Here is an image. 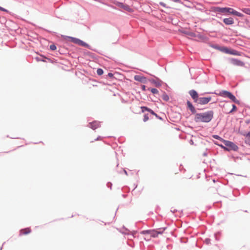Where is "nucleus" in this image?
<instances>
[{
	"instance_id": "obj_1",
	"label": "nucleus",
	"mask_w": 250,
	"mask_h": 250,
	"mask_svg": "<svg viewBox=\"0 0 250 250\" xmlns=\"http://www.w3.org/2000/svg\"><path fill=\"white\" fill-rule=\"evenodd\" d=\"M187 109L189 110L192 114L195 115L194 120L196 123H209L213 118V110H208L205 112L197 113V109L191 102L187 100L186 102Z\"/></svg>"
},
{
	"instance_id": "obj_2",
	"label": "nucleus",
	"mask_w": 250,
	"mask_h": 250,
	"mask_svg": "<svg viewBox=\"0 0 250 250\" xmlns=\"http://www.w3.org/2000/svg\"><path fill=\"white\" fill-rule=\"evenodd\" d=\"M61 37L63 40L66 41L67 42H73V43H74L76 44L79 45L81 46H83V47L87 48L90 50H92L94 52H97L98 54H101L102 55H104L105 57H106V58L114 61V60L113 59H112V58H110L109 57L106 56L103 54L102 53L98 51L96 49L93 48L89 44H88L86 42H84L83 41L79 38L69 36L63 35H61Z\"/></svg>"
},
{
	"instance_id": "obj_3",
	"label": "nucleus",
	"mask_w": 250,
	"mask_h": 250,
	"mask_svg": "<svg viewBox=\"0 0 250 250\" xmlns=\"http://www.w3.org/2000/svg\"><path fill=\"white\" fill-rule=\"evenodd\" d=\"M188 93L197 105L199 104L205 105L208 104L211 100V97H200L198 92L195 89H191L188 91Z\"/></svg>"
},
{
	"instance_id": "obj_4",
	"label": "nucleus",
	"mask_w": 250,
	"mask_h": 250,
	"mask_svg": "<svg viewBox=\"0 0 250 250\" xmlns=\"http://www.w3.org/2000/svg\"><path fill=\"white\" fill-rule=\"evenodd\" d=\"M235 9L229 7L211 6L209 11L213 13L222 14L226 16H233Z\"/></svg>"
},
{
	"instance_id": "obj_5",
	"label": "nucleus",
	"mask_w": 250,
	"mask_h": 250,
	"mask_svg": "<svg viewBox=\"0 0 250 250\" xmlns=\"http://www.w3.org/2000/svg\"><path fill=\"white\" fill-rule=\"evenodd\" d=\"M226 146L225 151L230 152L231 151H237L239 149L238 146L233 142L228 140L225 144Z\"/></svg>"
},
{
	"instance_id": "obj_6",
	"label": "nucleus",
	"mask_w": 250,
	"mask_h": 250,
	"mask_svg": "<svg viewBox=\"0 0 250 250\" xmlns=\"http://www.w3.org/2000/svg\"><path fill=\"white\" fill-rule=\"evenodd\" d=\"M150 75L152 76L154 78H155V79L150 78V79H148V81L150 83L154 84L156 87H160L161 86H162V85L163 83V81L162 80H161L159 78H158V77H157L155 75H153L152 74H150Z\"/></svg>"
},
{
	"instance_id": "obj_7",
	"label": "nucleus",
	"mask_w": 250,
	"mask_h": 250,
	"mask_svg": "<svg viewBox=\"0 0 250 250\" xmlns=\"http://www.w3.org/2000/svg\"><path fill=\"white\" fill-rule=\"evenodd\" d=\"M231 93V92L229 91H228L226 90H222L220 91L219 93H216L215 92H206L205 93L201 94V95H204L205 94H216V95H218L221 97L229 98Z\"/></svg>"
},
{
	"instance_id": "obj_8",
	"label": "nucleus",
	"mask_w": 250,
	"mask_h": 250,
	"mask_svg": "<svg viewBox=\"0 0 250 250\" xmlns=\"http://www.w3.org/2000/svg\"><path fill=\"white\" fill-rule=\"evenodd\" d=\"M88 126L93 130H95L101 127V122L97 120H94L88 123Z\"/></svg>"
},
{
	"instance_id": "obj_9",
	"label": "nucleus",
	"mask_w": 250,
	"mask_h": 250,
	"mask_svg": "<svg viewBox=\"0 0 250 250\" xmlns=\"http://www.w3.org/2000/svg\"><path fill=\"white\" fill-rule=\"evenodd\" d=\"M134 80L143 83H146L148 81V79H147L146 77L145 76H141L138 75L134 76Z\"/></svg>"
},
{
	"instance_id": "obj_10",
	"label": "nucleus",
	"mask_w": 250,
	"mask_h": 250,
	"mask_svg": "<svg viewBox=\"0 0 250 250\" xmlns=\"http://www.w3.org/2000/svg\"><path fill=\"white\" fill-rule=\"evenodd\" d=\"M231 64L237 66H244L245 62L239 59L232 58Z\"/></svg>"
},
{
	"instance_id": "obj_11",
	"label": "nucleus",
	"mask_w": 250,
	"mask_h": 250,
	"mask_svg": "<svg viewBox=\"0 0 250 250\" xmlns=\"http://www.w3.org/2000/svg\"><path fill=\"white\" fill-rule=\"evenodd\" d=\"M223 21L226 25H231L234 23V19L232 17L226 18L223 19Z\"/></svg>"
},
{
	"instance_id": "obj_12",
	"label": "nucleus",
	"mask_w": 250,
	"mask_h": 250,
	"mask_svg": "<svg viewBox=\"0 0 250 250\" xmlns=\"http://www.w3.org/2000/svg\"><path fill=\"white\" fill-rule=\"evenodd\" d=\"M210 46L223 53L226 46L220 45L217 43H214L210 44Z\"/></svg>"
},
{
	"instance_id": "obj_13",
	"label": "nucleus",
	"mask_w": 250,
	"mask_h": 250,
	"mask_svg": "<svg viewBox=\"0 0 250 250\" xmlns=\"http://www.w3.org/2000/svg\"><path fill=\"white\" fill-rule=\"evenodd\" d=\"M83 54L85 56H88L94 60H98L99 58H101L100 57L98 56L95 53L88 51L84 52Z\"/></svg>"
},
{
	"instance_id": "obj_14",
	"label": "nucleus",
	"mask_w": 250,
	"mask_h": 250,
	"mask_svg": "<svg viewBox=\"0 0 250 250\" xmlns=\"http://www.w3.org/2000/svg\"><path fill=\"white\" fill-rule=\"evenodd\" d=\"M197 36V37L198 39L203 41L204 42H207L209 40V38L208 36L202 34L200 32H198Z\"/></svg>"
},
{
	"instance_id": "obj_15",
	"label": "nucleus",
	"mask_w": 250,
	"mask_h": 250,
	"mask_svg": "<svg viewBox=\"0 0 250 250\" xmlns=\"http://www.w3.org/2000/svg\"><path fill=\"white\" fill-rule=\"evenodd\" d=\"M31 232V229L30 228H26L24 229H22L20 230V234L19 235L20 236L23 235H27L29 234Z\"/></svg>"
},
{
	"instance_id": "obj_16",
	"label": "nucleus",
	"mask_w": 250,
	"mask_h": 250,
	"mask_svg": "<svg viewBox=\"0 0 250 250\" xmlns=\"http://www.w3.org/2000/svg\"><path fill=\"white\" fill-rule=\"evenodd\" d=\"M159 234H162L161 231H159V230L156 229H152V231L150 233V237L153 238H156Z\"/></svg>"
},
{
	"instance_id": "obj_17",
	"label": "nucleus",
	"mask_w": 250,
	"mask_h": 250,
	"mask_svg": "<svg viewBox=\"0 0 250 250\" xmlns=\"http://www.w3.org/2000/svg\"><path fill=\"white\" fill-rule=\"evenodd\" d=\"M47 57L45 56V55H44L43 54H40V56L36 57L35 58V59L37 62H47Z\"/></svg>"
},
{
	"instance_id": "obj_18",
	"label": "nucleus",
	"mask_w": 250,
	"mask_h": 250,
	"mask_svg": "<svg viewBox=\"0 0 250 250\" xmlns=\"http://www.w3.org/2000/svg\"><path fill=\"white\" fill-rule=\"evenodd\" d=\"M147 90L151 92L156 98H157V95H160L159 90L156 88L148 87Z\"/></svg>"
},
{
	"instance_id": "obj_19",
	"label": "nucleus",
	"mask_w": 250,
	"mask_h": 250,
	"mask_svg": "<svg viewBox=\"0 0 250 250\" xmlns=\"http://www.w3.org/2000/svg\"><path fill=\"white\" fill-rule=\"evenodd\" d=\"M118 74L117 72H115L114 74H113L111 72H108L107 74L104 75L103 77L106 79H110V80L115 79L116 78L114 77V74Z\"/></svg>"
},
{
	"instance_id": "obj_20",
	"label": "nucleus",
	"mask_w": 250,
	"mask_h": 250,
	"mask_svg": "<svg viewBox=\"0 0 250 250\" xmlns=\"http://www.w3.org/2000/svg\"><path fill=\"white\" fill-rule=\"evenodd\" d=\"M162 93V98L165 102H168L169 100V95L166 92V91L161 90Z\"/></svg>"
},
{
	"instance_id": "obj_21",
	"label": "nucleus",
	"mask_w": 250,
	"mask_h": 250,
	"mask_svg": "<svg viewBox=\"0 0 250 250\" xmlns=\"http://www.w3.org/2000/svg\"><path fill=\"white\" fill-rule=\"evenodd\" d=\"M233 49H232L230 47L225 46L223 53L227 54H229V55H232Z\"/></svg>"
},
{
	"instance_id": "obj_22",
	"label": "nucleus",
	"mask_w": 250,
	"mask_h": 250,
	"mask_svg": "<svg viewBox=\"0 0 250 250\" xmlns=\"http://www.w3.org/2000/svg\"><path fill=\"white\" fill-rule=\"evenodd\" d=\"M237 110V107L234 104H232V108L231 110L228 112H225L226 114H231L234 112L236 111Z\"/></svg>"
},
{
	"instance_id": "obj_23",
	"label": "nucleus",
	"mask_w": 250,
	"mask_h": 250,
	"mask_svg": "<svg viewBox=\"0 0 250 250\" xmlns=\"http://www.w3.org/2000/svg\"><path fill=\"white\" fill-rule=\"evenodd\" d=\"M138 233L137 230H133L131 232L127 233L125 232H122V233L124 235H131L134 238L136 237V234Z\"/></svg>"
},
{
	"instance_id": "obj_24",
	"label": "nucleus",
	"mask_w": 250,
	"mask_h": 250,
	"mask_svg": "<svg viewBox=\"0 0 250 250\" xmlns=\"http://www.w3.org/2000/svg\"><path fill=\"white\" fill-rule=\"evenodd\" d=\"M0 11H3V12H5L7 13H9L10 14V15H12L13 16H16L17 17L18 19H19V18L16 15V14H14V13H12V12H11L10 11H9V10H8L7 9L1 7L0 6Z\"/></svg>"
},
{
	"instance_id": "obj_25",
	"label": "nucleus",
	"mask_w": 250,
	"mask_h": 250,
	"mask_svg": "<svg viewBox=\"0 0 250 250\" xmlns=\"http://www.w3.org/2000/svg\"><path fill=\"white\" fill-rule=\"evenodd\" d=\"M140 108L141 109L142 113H144L146 111H147V112H148L149 113H150V112L151 110V108H150L146 106H142L140 107Z\"/></svg>"
},
{
	"instance_id": "obj_26",
	"label": "nucleus",
	"mask_w": 250,
	"mask_h": 250,
	"mask_svg": "<svg viewBox=\"0 0 250 250\" xmlns=\"http://www.w3.org/2000/svg\"><path fill=\"white\" fill-rule=\"evenodd\" d=\"M114 4H115L116 6L122 8L123 7L124 3L122 2L119 1L118 0H114L113 2Z\"/></svg>"
},
{
	"instance_id": "obj_27",
	"label": "nucleus",
	"mask_w": 250,
	"mask_h": 250,
	"mask_svg": "<svg viewBox=\"0 0 250 250\" xmlns=\"http://www.w3.org/2000/svg\"><path fill=\"white\" fill-rule=\"evenodd\" d=\"M233 16L240 17L242 18V19H244L245 18V15L243 14L236 11L235 9Z\"/></svg>"
},
{
	"instance_id": "obj_28",
	"label": "nucleus",
	"mask_w": 250,
	"mask_h": 250,
	"mask_svg": "<svg viewBox=\"0 0 250 250\" xmlns=\"http://www.w3.org/2000/svg\"><path fill=\"white\" fill-rule=\"evenodd\" d=\"M123 9L129 12H132L133 11V9L130 8L128 5L125 3L124 4Z\"/></svg>"
},
{
	"instance_id": "obj_29",
	"label": "nucleus",
	"mask_w": 250,
	"mask_h": 250,
	"mask_svg": "<svg viewBox=\"0 0 250 250\" xmlns=\"http://www.w3.org/2000/svg\"><path fill=\"white\" fill-rule=\"evenodd\" d=\"M240 10L242 12L250 16V8H242Z\"/></svg>"
},
{
	"instance_id": "obj_30",
	"label": "nucleus",
	"mask_w": 250,
	"mask_h": 250,
	"mask_svg": "<svg viewBox=\"0 0 250 250\" xmlns=\"http://www.w3.org/2000/svg\"><path fill=\"white\" fill-rule=\"evenodd\" d=\"M242 20H244L243 22L250 27V18L246 17L242 19Z\"/></svg>"
},
{
	"instance_id": "obj_31",
	"label": "nucleus",
	"mask_w": 250,
	"mask_h": 250,
	"mask_svg": "<svg viewBox=\"0 0 250 250\" xmlns=\"http://www.w3.org/2000/svg\"><path fill=\"white\" fill-rule=\"evenodd\" d=\"M151 231H152V229L143 230L140 232V234L145 235H147V234L150 235V233L151 232Z\"/></svg>"
},
{
	"instance_id": "obj_32",
	"label": "nucleus",
	"mask_w": 250,
	"mask_h": 250,
	"mask_svg": "<svg viewBox=\"0 0 250 250\" xmlns=\"http://www.w3.org/2000/svg\"><path fill=\"white\" fill-rule=\"evenodd\" d=\"M221 235V231H218L215 232L214 234L215 239L216 241H219L220 237Z\"/></svg>"
},
{
	"instance_id": "obj_33",
	"label": "nucleus",
	"mask_w": 250,
	"mask_h": 250,
	"mask_svg": "<svg viewBox=\"0 0 250 250\" xmlns=\"http://www.w3.org/2000/svg\"><path fill=\"white\" fill-rule=\"evenodd\" d=\"M164 87L163 88L165 89L167 92H169L171 91V88L168 85V84L163 82Z\"/></svg>"
},
{
	"instance_id": "obj_34",
	"label": "nucleus",
	"mask_w": 250,
	"mask_h": 250,
	"mask_svg": "<svg viewBox=\"0 0 250 250\" xmlns=\"http://www.w3.org/2000/svg\"><path fill=\"white\" fill-rule=\"evenodd\" d=\"M242 54H243V53L242 52L237 51L234 49H233L232 55L241 56H242Z\"/></svg>"
},
{
	"instance_id": "obj_35",
	"label": "nucleus",
	"mask_w": 250,
	"mask_h": 250,
	"mask_svg": "<svg viewBox=\"0 0 250 250\" xmlns=\"http://www.w3.org/2000/svg\"><path fill=\"white\" fill-rule=\"evenodd\" d=\"M127 244L131 248H134L135 247L134 242L132 240L128 239L127 242Z\"/></svg>"
},
{
	"instance_id": "obj_36",
	"label": "nucleus",
	"mask_w": 250,
	"mask_h": 250,
	"mask_svg": "<svg viewBox=\"0 0 250 250\" xmlns=\"http://www.w3.org/2000/svg\"><path fill=\"white\" fill-rule=\"evenodd\" d=\"M96 73H97V74L98 75V76H102L104 74V70L101 68H98L97 69V71H96Z\"/></svg>"
},
{
	"instance_id": "obj_37",
	"label": "nucleus",
	"mask_w": 250,
	"mask_h": 250,
	"mask_svg": "<svg viewBox=\"0 0 250 250\" xmlns=\"http://www.w3.org/2000/svg\"><path fill=\"white\" fill-rule=\"evenodd\" d=\"M49 49L51 51H55L57 49L56 45L54 43H52V44L49 46Z\"/></svg>"
},
{
	"instance_id": "obj_38",
	"label": "nucleus",
	"mask_w": 250,
	"mask_h": 250,
	"mask_svg": "<svg viewBox=\"0 0 250 250\" xmlns=\"http://www.w3.org/2000/svg\"><path fill=\"white\" fill-rule=\"evenodd\" d=\"M42 29L43 30H44V31H46L48 33H52L53 35H55V36H56L57 37H59V35H58V33L56 32H54V31H50L48 29H44V28H42Z\"/></svg>"
},
{
	"instance_id": "obj_39",
	"label": "nucleus",
	"mask_w": 250,
	"mask_h": 250,
	"mask_svg": "<svg viewBox=\"0 0 250 250\" xmlns=\"http://www.w3.org/2000/svg\"><path fill=\"white\" fill-rule=\"evenodd\" d=\"M59 49L58 50V52H59V53L60 54H65V52H64L63 51V49H64V47L61 46V45H59Z\"/></svg>"
},
{
	"instance_id": "obj_40",
	"label": "nucleus",
	"mask_w": 250,
	"mask_h": 250,
	"mask_svg": "<svg viewBox=\"0 0 250 250\" xmlns=\"http://www.w3.org/2000/svg\"><path fill=\"white\" fill-rule=\"evenodd\" d=\"M47 60L48 62H49L50 63H57V60H56L54 58H52L51 59V58L47 57Z\"/></svg>"
},
{
	"instance_id": "obj_41",
	"label": "nucleus",
	"mask_w": 250,
	"mask_h": 250,
	"mask_svg": "<svg viewBox=\"0 0 250 250\" xmlns=\"http://www.w3.org/2000/svg\"><path fill=\"white\" fill-rule=\"evenodd\" d=\"M231 101L234 103L235 104H241V102L240 101L238 100V99H237L236 97H234V98Z\"/></svg>"
},
{
	"instance_id": "obj_42",
	"label": "nucleus",
	"mask_w": 250,
	"mask_h": 250,
	"mask_svg": "<svg viewBox=\"0 0 250 250\" xmlns=\"http://www.w3.org/2000/svg\"><path fill=\"white\" fill-rule=\"evenodd\" d=\"M149 120V116L148 113H145L144 115L143 121L146 122Z\"/></svg>"
},
{
	"instance_id": "obj_43",
	"label": "nucleus",
	"mask_w": 250,
	"mask_h": 250,
	"mask_svg": "<svg viewBox=\"0 0 250 250\" xmlns=\"http://www.w3.org/2000/svg\"><path fill=\"white\" fill-rule=\"evenodd\" d=\"M159 5L163 6V7L168 8V9H171V8L170 6H168L167 5V4L164 3V2L161 1L159 2Z\"/></svg>"
},
{
	"instance_id": "obj_44",
	"label": "nucleus",
	"mask_w": 250,
	"mask_h": 250,
	"mask_svg": "<svg viewBox=\"0 0 250 250\" xmlns=\"http://www.w3.org/2000/svg\"><path fill=\"white\" fill-rule=\"evenodd\" d=\"M246 138L245 140V143L250 146V137H245Z\"/></svg>"
},
{
	"instance_id": "obj_45",
	"label": "nucleus",
	"mask_w": 250,
	"mask_h": 250,
	"mask_svg": "<svg viewBox=\"0 0 250 250\" xmlns=\"http://www.w3.org/2000/svg\"><path fill=\"white\" fill-rule=\"evenodd\" d=\"M197 34L191 31H190L189 34H188V36H190L192 37H197Z\"/></svg>"
},
{
	"instance_id": "obj_46",
	"label": "nucleus",
	"mask_w": 250,
	"mask_h": 250,
	"mask_svg": "<svg viewBox=\"0 0 250 250\" xmlns=\"http://www.w3.org/2000/svg\"><path fill=\"white\" fill-rule=\"evenodd\" d=\"M167 229V227H162L160 228L157 229L159 230V231L162 232V234L164 233V231Z\"/></svg>"
},
{
	"instance_id": "obj_47",
	"label": "nucleus",
	"mask_w": 250,
	"mask_h": 250,
	"mask_svg": "<svg viewBox=\"0 0 250 250\" xmlns=\"http://www.w3.org/2000/svg\"><path fill=\"white\" fill-rule=\"evenodd\" d=\"M106 186L107 188H109L110 189H112V184L111 182H108L107 183H106Z\"/></svg>"
},
{
	"instance_id": "obj_48",
	"label": "nucleus",
	"mask_w": 250,
	"mask_h": 250,
	"mask_svg": "<svg viewBox=\"0 0 250 250\" xmlns=\"http://www.w3.org/2000/svg\"><path fill=\"white\" fill-rule=\"evenodd\" d=\"M141 87L142 91H146L147 90V88H146V86L145 85L142 84Z\"/></svg>"
},
{
	"instance_id": "obj_49",
	"label": "nucleus",
	"mask_w": 250,
	"mask_h": 250,
	"mask_svg": "<svg viewBox=\"0 0 250 250\" xmlns=\"http://www.w3.org/2000/svg\"><path fill=\"white\" fill-rule=\"evenodd\" d=\"M212 137L213 138H214V139H215L216 140H219V138H220V136H219L218 135H216V134L212 135Z\"/></svg>"
},
{
	"instance_id": "obj_50",
	"label": "nucleus",
	"mask_w": 250,
	"mask_h": 250,
	"mask_svg": "<svg viewBox=\"0 0 250 250\" xmlns=\"http://www.w3.org/2000/svg\"><path fill=\"white\" fill-rule=\"evenodd\" d=\"M180 32L186 35H188V34H189L190 32V31L187 30H181Z\"/></svg>"
},
{
	"instance_id": "obj_51",
	"label": "nucleus",
	"mask_w": 250,
	"mask_h": 250,
	"mask_svg": "<svg viewBox=\"0 0 250 250\" xmlns=\"http://www.w3.org/2000/svg\"><path fill=\"white\" fill-rule=\"evenodd\" d=\"M147 98L148 99V100L150 102H157L158 101H154L151 98V97L150 96V95H147Z\"/></svg>"
},
{
	"instance_id": "obj_52",
	"label": "nucleus",
	"mask_w": 250,
	"mask_h": 250,
	"mask_svg": "<svg viewBox=\"0 0 250 250\" xmlns=\"http://www.w3.org/2000/svg\"><path fill=\"white\" fill-rule=\"evenodd\" d=\"M205 243L207 245L210 244V239L208 238H206L205 240Z\"/></svg>"
},
{
	"instance_id": "obj_53",
	"label": "nucleus",
	"mask_w": 250,
	"mask_h": 250,
	"mask_svg": "<svg viewBox=\"0 0 250 250\" xmlns=\"http://www.w3.org/2000/svg\"><path fill=\"white\" fill-rule=\"evenodd\" d=\"M102 138H103V137L101 136H98L96 139H94V141H91L90 142L91 143H93L94 142V141H99L100 140V139H101Z\"/></svg>"
},
{
	"instance_id": "obj_54",
	"label": "nucleus",
	"mask_w": 250,
	"mask_h": 250,
	"mask_svg": "<svg viewBox=\"0 0 250 250\" xmlns=\"http://www.w3.org/2000/svg\"><path fill=\"white\" fill-rule=\"evenodd\" d=\"M122 190H125L126 191L129 192L130 190V188L127 186H125L122 188Z\"/></svg>"
},
{
	"instance_id": "obj_55",
	"label": "nucleus",
	"mask_w": 250,
	"mask_h": 250,
	"mask_svg": "<svg viewBox=\"0 0 250 250\" xmlns=\"http://www.w3.org/2000/svg\"><path fill=\"white\" fill-rule=\"evenodd\" d=\"M219 141H221V142H222L225 145V144L227 142V141L228 140H225V139H223V138H222L221 137H220V138H219Z\"/></svg>"
},
{
	"instance_id": "obj_56",
	"label": "nucleus",
	"mask_w": 250,
	"mask_h": 250,
	"mask_svg": "<svg viewBox=\"0 0 250 250\" xmlns=\"http://www.w3.org/2000/svg\"><path fill=\"white\" fill-rule=\"evenodd\" d=\"M219 141H221V142H222L225 145V144L227 142V141L228 140H225V139H223V138H222L221 137H220V138H219Z\"/></svg>"
},
{
	"instance_id": "obj_57",
	"label": "nucleus",
	"mask_w": 250,
	"mask_h": 250,
	"mask_svg": "<svg viewBox=\"0 0 250 250\" xmlns=\"http://www.w3.org/2000/svg\"><path fill=\"white\" fill-rule=\"evenodd\" d=\"M218 146H219L220 147H221L222 149H223L224 151H225V147H226V146L224 144H219L218 145Z\"/></svg>"
},
{
	"instance_id": "obj_58",
	"label": "nucleus",
	"mask_w": 250,
	"mask_h": 250,
	"mask_svg": "<svg viewBox=\"0 0 250 250\" xmlns=\"http://www.w3.org/2000/svg\"><path fill=\"white\" fill-rule=\"evenodd\" d=\"M235 96L234 95V94L231 92L230 95H229V99L231 101H232Z\"/></svg>"
},
{
	"instance_id": "obj_59",
	"label": "nucleus",
	"mask_w": 250,
	"mask_h": 250,
	"mask_svg": "<svg viewBox=\"0 0 250 250\" xmlns=\"http://www.w3.org/2000/svg\"><path fill=\"white\" fill-rule=\"evenodd\" d=\"M155 117H156L157 119H159V120H161V121H163V120H164L163 118L162 117H161L160 116H159V115L158 114H156V115H155Z\"/></svg>"
},
{
	"instance_id": "obj_60",
	"label": "nucleus",
	"mask_w": 250,
	"mask_h": 250,
	"mask_svg": "<svg viewBox=\"0 0 250 250\" xmlns=\"http://www.w3.org/2000/svg\"><path fill=\"white\" fill-rule=\"evenodd\" d=\"M219 14L218 13H213V14H212V16H214V17H217V18H219L220 19H222V17L219 16L218 15Z\"/></svg>"
},
{
	"instance_id": "obj_61",
	"label": "nucleus",
	"mask_w": 250,
	"mask_h": 250,
	"mask_svg": "<svg viewBox=\"0 0 250 250\" xmlns=\"http://www.w3.org/2000/svg\"><path fill=\"white\" fill-rule=\"evenodd\" d=\"M239 133H240L241 135H242V136H245V135H246V134L247 133V132H246V131H244H244H239Z\"/></svg>"
},
{
	"instance_id": "obj_62",
	"label": "nucleus",
	"mask_w": 250,
	"mask_h": 250,
	"mask_svg": "<svg viewBox=\"0 0 250 250\" xmlns=\"http://www.w3.org/2000/svg\"><path fill=\"white\" fill-rule=\"evenodd\" d=\"M232 58H230V57H228V58H226V60L229 62L230 63V64H231V60H232Z\"/></svg>"
},
{
	"instance_id": "obj_63",
	"label": "nucleus",
	"mask_w": 250,
	"mask_h": 250,
	"mask_svg": "<svg viewBox=\"0 0 250 250\" xmlns=\"http://www.w3.org/2000/svg\"><path fill=\"white\" fill-rule=\"evenodd\" d=\"M150 113L152 115H154L155 116L156 114L157 113H156L152 109L151 110L150 112Z\"/></svg>"
},
{
	"instance_id": "obj_64",
	"label": "nucleus",
	"mask_w": 250,
	"mask_h": 250,
	"mask_svg": "<svg viewBox=\"0 0 250 250\" xmlns=\"http://www.w3.org/2000/svg\"><path fill=\"white\" fill-rule=\"evenodd\" d=\"M245 137H250V130L246 134Z\"/></svg>"
}]
</instances>
